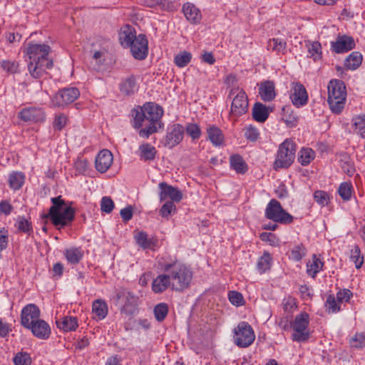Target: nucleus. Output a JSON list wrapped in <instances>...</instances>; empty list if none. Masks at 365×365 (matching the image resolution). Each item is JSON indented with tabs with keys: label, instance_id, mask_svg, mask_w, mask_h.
<instances>
[{
	"label": "nucleus",
	"instance_id": "2eb2a0df",
	"mask_svg": "<svg viewBox=\"0 0 365 365\" xmlns=\"http://www.w3.org/2000/svg\"><path fill=\"white\" fill-rule=\"evenodd\" d=\"M40 310L34 304H29L25 306L21 314V325L27 328L36 321L39 319Z\"/></svg>",
	"mask_w": 365,
	"mask_h": 365
},
{
	"label": "nucleus",
	"instance_id": "72a5a7b5",
	"mask_svg": "<svg viewBox=\"0 0 365 365\" xmlns=\"http://www.w3.org/2000/svg\"><path fill=\"white\" fill-rule=\"evenodd\" d=\"M92 311L99 320H102L108 315V305L103 299H96L93 302Z\"/></svg>",
	"mask_w": 365,
	"mask_h": 365
},
{
	"label": "nucleus",
	"instance_id": "f704fd0d",
	"mask_svg": "<svg viewBox=\"0 0 365 365\" xmlns=\"http://www.w3.org/2000/svg\"><path fill=\"white\" fill-rule=\"evenodd\" d=\"M25 180V175L21 172H13L9 176V185L14 190H19Z\"/></svg>",
	"mask_w": 365,
	"mask_h": 365
},
{
	"label": "nucleus",
	"instance_id": "5701e85b",
	"mask_svg": "<svg viewBox=\"0 0 365 365\" xmlns=\"http://www.w3.org/2000/svg\"><path fill=\"white\" fill-rule=\"evenodd\" d=\"M137 38L136 31L130 24H125L120 29L119 40L123 46L129 47Z\"/></svg>",
	"mask_w": 365,
	"mask_h": 365
},
{
	"label": "nucleus",
	"instance_id": "680f3d73",
	"mask_svg": "<svg viewBox=\"0 0 365 365\" xmlns=\"http://www.w3.org/2000/svg\"><path fill=\"white\" fill-rule=\"evenodd\" d=\"M352 346L356 348H362L365 346V334L363 333H357L351 341Z\"/></svg>",
	"mask_w": 365,
	"mask_h": 365
},
{
	"label": "nucleus",
	"instance_id": "f3484780",
	"mask_svg": "<svg viewBox=\"0 0 365 365\" xmlns=\"http://www.w3.org/2000/svg\"><path fill=\"white\" fill-rule=\"evenodd\" d=\"M19 118L25 122L41 123L45 120V113L40 108H26L19 114Z\"/></svg>",
	"mask_w": 365,
	"mask_h": 365
},
{
	"label": "nucleus",
	"instance_id": "0eeeda50",
	"mask_svg": "<svg viewBox=\"0 0 365 365\" xmlns=\"http://www.w3.org/2000/svg\"><path fill=\"white\" fill-rule=\"evenodd\" d=\"M113 299L116 305H120L121 313L132 315L138 305V297L125 288L121 287L115 292Z\"/></svg>",
	"mask_w": 365,
	"mask_h": 365
},
{
	"label": "nucleus",
	"instance_id": "79ce46f5",
	"mask_svg": "<svg viewBox=\"0 0 365 365\" xmlns=\"http://www.w3.org/2000/svg\"><path fill=\"white\" fill-rule=\"evenodd\" d=\"M307 253V250L304 245H296L292 250L290 258L296 262L300 261Z\"/></svg>",
	"mask_w": 365,
	"mask_h": 365
},
{
	"label": "nucleus",
	"instance_id": "e2e57ef3",
	"mask_svg": "<svg viewBox=\"0 0 365 365\" xmlns=\"http://www.w3.org/2000/svg\"><path fill=\"white\" fill-rule=\"evenodd\" d=\"M352 295L353 294L349 289H341L336 294L337 302L339 303H341L343 302H349Z\"/></svg>",
	"mask_w": 365,
	"mask_h": 365
},
{
	"label": "nucleus",
	"instance_id": "4c0bfd02",
	"mask_svg": "<svg viewBox=\"0 0 365 365\" xmlns=\"http://www.w3.org/2000/svg\"><path fill=\"white\" fill-rule=\"evenodd\" d=\"M314 158V151L309 148H302L298 153V161L303 166L309 165Z\"/></svg>",
	"mask_w": 365,
	"mask_h": 365
},
{
	"label": "nucleus",
	"instance_id": "bb28decb",
	"mask_svg": "<svg viewBox=\"0 0 365 365\" xmlns=\"http://www.w3.org/2000/svg\"><path fill=\"white\" fill-rule=\"evenodd\" d=\"M183 14L187 21L197 23L201 20V11L192 3H186L182 6Z\"/></svg>",
	"mask_w": 365,
	"mask_h": 365
},
{
	"label": "nucleus",
	"instance_id": "4be33fe9",
	"mask_svg": "<svg viewBox=\"0 0 365 365\" xmlns=\"http://www.w3.org/2000/svg\"><path fill=\"white\" fill-rule=\"evenodd\" d=\"M108 42H105L104 45L98 48H96L95 45H93V48L90 51V56L97 66L96 69H98L101 66L105 63L108 53Z\"/></svg>",
	"mask_w": 365,
	"mask_h": 365
},
{
	"label": "nucleus",
	"instance_id": "9d476101",
	"mask_svg": "<svg viewBox=\"0 0 365 365\" xmlns=\"http://www.w3.org/2000/svg\"><path fill=\"white\" fill-rule=\"evenodd\" d=\"M234 334V342L239 347H248L255 339L253 329L246 322H240L235 328Z\"/></svg>",
	"mask_w": 365,
	"mask_h": 365
},
{
	"label": "nucleus",
	"instance_id": "2f4dec72",
	"mask_svg": "<svg viewBox=\"0 0 365 365\" xmlns=\"http://www.w3.org/2000/svg\"><path fill=\"white\" fill-rule=\"evenodd\" d=\"M230 167L235 170L237 173L244 174L247 171V165L238 154L232 155L230 158Z\"/></svg>",
	"mask_w": 365,
	"mask_h": 365
},
{
	"label": "nucleus",
	"instance_id": "c756f323",
	"mask_svg": "<svg viewBox=\"0 0 365 365\" xmlns=\"http://www.w3.org/2000/svg\"><path fill=\"white\" fill-rule=\"evenodd\" d=\"M269 114V111L265 105L259 102L255 103L252 108V117L256 121L264 122L268 118Z\"/></svg>",
	"mask_w": 365,
	"mask_h": 365
},
{
	"label": "nucleus",
	"instance_id": "a19ab883",
	"mask_svg": "<svg viewBox=\"0 0 365 365\" xmlns=\"http://www.w3.org/2000/svg\"><path fill=\"white\" fill-rule=\"evenodd\" d=\"M307 46L310 57L313 58L314 61H316L322 58V46L319 42H309Z\"/></svg>",
	"mask_w": 365,
	"mask_h": 365
},
{
	"label": "nucleus",
	"instance_id": "603ef678",
	"mask_svg": "<svg viewBox=\"0 0 365 365\" xmlns=\"http://www.w3.org/2000/svg\"><path fill=\"white\" fill-rule=\"evenodd\" d=\"M16 227L19 230L24 232L28 235H30L32 232V225L31 222H29L25 217H19L16 222Z\"/></svg>",
	"mask_w": 365,
	"mask_h": 365
},
{
	"label": "nucleus",
	"instance_id": "423d86ee",
	"mask_svg": "<svg viewBox=\"0 0 365 365\" xmlns=\"http://www.w3.org/2000/svg\"><path fill=\"white\" fill-rule=\"evenodd\" d=\"M297 146L291 139H286L279 145L273 168L275 170L288 168L295 158Z\"/></svg>",
	"mask_w": 365,
	"mask_h": 365
},
{
	"label": "nucleus",
	"instance_id": "58836bf2",
	"mask_svg": "<svg viewBox=\"0 0 365 365\" xmlns=\"http://www.w3.org/2000/svg\"><path fill=\"white\" fill-rule=\"evenodd\" d=\"M362 62V55L357 51H354L346 58L345 66L350 70L356 69Z\"/></svg>",
	"mask_w": 365,
	"mask_h": 365
},
{
	"label": "nucleus",
	"instance_id": "7ed1b4c3",
	"mask_svg": "<svg viewBox=\"0 0 365 365\" xmlns=\"http://www.w3.org/2000/svg\"><path fill=\"white\" fill-rule=\"evenodd\" d=\"M163 270L168 273L171 281V289L175 292H183L190 286L193 273L191 268L179 260L168 262Z\"/></svg>",
	"mask_w": 365,
	"mask_h": 365
},
{
	"label": "nucleus",
	"instance_id": "f257e3e1",
	"mask_svg": "<svg viewBox=\"0 0 365 365\" xmlns=\"http://www.w3.org/2000/svg\"><path fill=\"white\" fill-rule=\"evenodd\" d=\"M163 108L154 103H145L143 106H138L131 110L133 127L139 130L138 135L143 138H148L152 134L164 128L162 121Z\"/></svg>",
	"mask_w": 365,
	"mask_h": 365
},
{
	"label": "nucleus",
	"instance_id": "4468645a",
	"mask_svg": "<svg viewBox=\"0 0 365 365\" xmlns=\"http://www.w3.org/2000/svg\"><path fill=\"white\" fill-rule=\"evenodd\" d=\"M132 56L138 60L145 59L148 53V41L144 34H139L134 43L129 46Z\"/></svg>",
	"mask_w": 365,
	"mask_h": 365
},
{
	"label": "nucleus",
	"instance_id": "20e7f679",
	"mask_svg": "<svg viewBox=\"0 0 365 365\" xmlns=\"http://www.w3.org/2000/svg\"><path fill=\"white\" fill-rule=\"evenodd\" d=\"M52 206L44 217H49L52 224L58 230L70 225L75 218V210L71 206H67L61 195L51 199Z\"/></svg>",
	"mask_w": 365,
	"mask_h": 365
},
{
	"label": "nucleus",
	"instance_id": "aec40b11",
	"mask_svg": "<svg viewBox=\"0 0 365 365\" xmlns=\"http://www.w3.org/2000/svg\"><path fill=\"white\" fill-rule=\"evenodd\" d=\"M26 329H30L36 337L41 339H46L51 334V328L48 324L40 319Z\"/></svg>",
	"mask_w": 365,
	"mask_h": 365
},
{
	"label": "nucleus",
	"instance_id": "69168bd1",
	"mask_svg": "<svg viewBox=\"0 0 365 365\" xmlns=\"http://www.w3.org/2000/svg\"><path fill=\"white\" fill-rule=\"evenodd\" d=\"M74 168L78 174H84L88 168V161L78 158L74 163Z\"/></svg>",
	"mask_w": 365,
	"mask_h": 365
},
{
	"label": "nucleus",
	"instance_id": "37998d69",
	"mask_svg": "<svg viewBox=\"0 0 365 365\" xmlns=\"http://www.w3.org/2000/svg\"><path fill=\"white\" fill-rule=\"evenodd\" d=\"M155 318L158 322H163L168 313V307L165 303H160L154 307Z\"/></svg>",
	"mask_w": 365,
	"mask_h": 365
},
{
	"label": "nucleus",
	"instance_id": "1a4fd4ad",
	"mask_svg": "<svg viewBox=\"0 0 365 365\" xmlns=\"http://www.w3.org/2000/svg\"><path fill=\"white\" fill-rule=\"evenodd\" d=\"M309 324V316L306 312H302L295 317L292 324L293 334L292 339L294 341L304 342L310 337L308 329Z\"/></svg>",
	"mask_w": 365,
	"mask_h": 365
},
{
	"label": "nucleus",
	"instance_id": "412c9836",
	"mask_svg": "<svg viewBox=\"0 0 365 365\" xmlns=\"http://www.w3.org/2000/svg\"><path fill=\"white\" fill-rule=\"evenodd\" d=\"M135 242L141 248L154 250L158 246V239L155 237H149L144 231H140L134 233Z\"/></svg>",
	"mask_w": 365,
	"mask_h": 365
},
{
	"label": "nucleus",
	"instance_id": "9b49d317",
	"mask_svg": "<svg viewBox=\"0 0 365 365\" xmlns=\"http://www.w3.org/2000/svg\"><path fill=\"white\" fill-rule=\"evenodd\" d=\"M230 96H234L230 109V115L238 117L245 114L248 110V99L245 92L237 88L230 91Z\"/></svg>",
	"mask_w": 365,
	"mask_h": 365
},
{
	"label": "nucleus",
	"instance_id": "ddd939ff",
	"mask_svg": "<svg viewBox=\"0 0 365 365\" xmlns=\"http://www.w3.org/2000/svg\"><path fill=\"white\" fill-rule=\"evenodd\" d=\"M184 133L185 128L182 125L178 123L172 125L168 128L163 144L168 148H174L182 140Z\"/></svg>",
	"mask_w": 365,
	"mask_h": 365
},
{
	"label": "nucleus",
	"instance_id": "dca6fc26",
	"mask_svg": "<svg viewBox=\"0 0 365 365\" xmlns=\"http://www.w3.org/2000/svg\"><path fill=\"white\" fill-rule=\"evenodd\" d=\"M158 186L160 189L159 193L160 202L170 198V201L174 203L175 202H178L182 199V194L177 187L170 185L165 182L159 183Z\"/></svg>",
	"mask_w": 365,
	"mask_h": 365
},
{
	"label": "nucleus",
	"instance_id": "393cba45",
	"mask_svg": "<svg viewBox=\"0 0 365 365\" xmlns=\"http://www.w3.org/2000/svg\"><path fill=\"white\" fill-rule=\"evenodd\" d=\"M169 287H171V281L168 273L159 274L153 279L152 283V290L155 293H162Z\"/></svg>",
	"mask_w": 365,
	"mask_h": 365
},
{
	"label": "nucleus",
	"instance_id": "cd10ccee",
	"mask_svg": "<svg viewBox=\"0 0 365 365\" xmlns=\"http://www.w3.org/2000/svg\"><path fill=\"white\" fill-rule=\"evenodd\" d=\"M119 89L120 93L124 96H132L138 90L135 78L130 76L123 79L119 84Z\"/></svg>",
	"mask_w": 365,
	"mask_h": 365
},
{
	"label": "nucleus",
	"instance_id": "de8ad7c7",
	"mask_svg": "<svg viewBox=\"0 0 365 365\" xmlns=\"http://www.w3.org/2000/svg\"><path fill=\"white\" fill-rule=\"evenodd\" d=\"M352 185L347 182H342L338 189L340 197L345 201L350 200L351 197Z\"/></svg>",
	"mask_w": 365,
	"mask_h": 365
},
{
	"label": "nucleus",
	"instance_id": "39448f33",
	"mask_svg": "<svg viewBox=\"0 0 365 365\" xmlns=\"http://www.w3.org/2000/svg\"><path fill=\"white\" fill-rule=\"evenodd\" d=\"M328 103L334 113H339L344 108L346 96V86L341 80H331L328 85Z\"/></svg>",
	"mask_w": 365,
	"mask_h": 365
},
{
	"label": "nucleus",
	"instance_id": "09e8293b",
	"mask_svg": "<svg viewBox=\"0 0 365 365\" xmlns=\"http://www.w3.org/2000/svg\"><path fill=\"white\" fill-rule=\"evenodd\" d=\"M314 199L319 205L325 206L329 204L330 196L324 190H317L314 193Z\"/></svg>",
	"mask_w": 365,
	"mask_h": 365
},
{
	"label": "nucleus",
	"instance_id": "bf43d9fd",
	"mask_svg": "<svg viewBox=\"0 0 365 365\" xmlns=\"http://www.w3.org/2000/svg\"><path fill=\"white\" fill-rule=\"evenodd\" d=\"M1 67L7 72L13 73L17 72L19 63L14 61L5 60L1 61Z\"/></svg>",
	"mask_w": 365,
	"mask_h": 365
},
{
	"label": "nucleus",
	"instance_id": "49530a36",
	"mask_svg": "<svg viewBox=\"0 0 365 365\" xmlns=\"http://www.w3.org/2000/svg\"><path fill=\"white\" fill-rule=\"evenodd\" d=\"M351 260L355 264L356 269L361 268L364 263V257L361 255L359 246L356 245L351 251Z\"/></svg>",
	"mask_w": 365,
	"mask_h": 365
},
{
	"label": "nucleus",
	"instance_id": "7c9ffc66",
	"mask_svg": "<svg viewBox=\"0 0 365 365\" xmlns=\"http://www.w3.org/2000/svg\"><path fill=\"white\" fill-rule=\"evenodd\" d=\"M209 140L213 145L220 146L224 143V135L222 130L215 125H211L207 129Z\"/></svg>",
	"mask_w": 365,
	"mask_h": 365
},
{
	"label": "nucleus",
	"instance_id": "4d7b16f0",
	"mask_svg": "<svg viewBox=\"0 0 365 365\" xmlns=\"http://www.w3.org/2000/svg\"><path fill=\"white\" fill-rule=\"evenodd\" d=\"M185 130L193 140L198 139L201 135L200 128L195 123L187 124Z\"/></svg>",
	"mask_w": 365,
	"mask_h": 365
},
{
	"label": "nucleus",
	"instance_id": "8fccbe9b",
	"mask_svg": "<svg viewBox=\"0 0 365 365\" xmlns=\"http://www.w3.org/2000/svg\"><path fill=\"white\" fill-rule=\"evenodd\" d=\"M176 211V206L171 201H167L160 208V214L163 217L168 219L172 213Z\"/></svg>",
	"mask_w": 365,
	"mask_h": 365
},
{
	"label": "nucleus",
	"instance_id": "a18cd8bd",
	"mask_svg": "<svg viewBox=\"0 0 365 365\" xmlns=\"http://www.w3.org/2000/svg\"><path fill=\"white\" fill-rule=\"evenodd\" d=\"M286 42L279 38H272L268 42V48H272L277 53H284L286 51Z\"/></svg>",
	"mask_w": 365,
	"mask_h": 365
},
{
	"label": "nucleus",
	"instance_id": "3c124183",
	"mask_svg": "<svg viewBox=\"0 0 365 365\" xmlns=\"http://www.w3.org/2000/svg\"><path fill=\"white\" fill-rule=\"evenodd\" d=\"M354 125L357 133L361 137L365 138V115H359L354 119Z\"/></svg>",
	"mask_w": 365,
	"mask_h": 365
},
{
	"label": "nucleus",
	"instance_id": "0e129e2a",
	"mask_svg": "<svg viewBox=\"0 0 365 365\" xmlns=\"http://www.w3.org/2000/svg\"><path fill=\"white\" fill-rule=\"evenodd\" d=\"M67 117L64 114L56 115L53 121V128L56 130H61L66 125Z\"/></svg>",
	"mask_w": 365,
	"mask_h": 365
},
{
	"label": "nucleus",
	"instance_id": "ea45409f",
	"mask_svg": "<svg viewBox=\"0 0 365 365\" xmlns=\"http://www.w3.org/2000/svg\"><path fill=\"white\" fill-rule=\"evenodd\" d=\"M272 257L269 253L264 252L263 255L259 257L257 263V268L260 274L264 273L269 270L271 267Z\"/></svg>",
	"mask_w": 365,
	"mask_h": 365
},
{
	"label": "nucleus",
	"instance_id": "338daca9",
	"mask_svg": "<svg viewBox=\"0 0 365 365\" xmlns=\"http://www.w3.org/2000/svg\"><path fill=\"white\" fill-rule=\"evenodd\" d=\"M9 234L5 229H0V252L5 250L8 246Z\"/></svg>",
	"mask_w": 365,
	"mask_h": 365
},
{
	"label": "nucleus",
	"instance_id": "6e6552de",
	"mask_svg": "<svg viewBox=\"0 0 365 365\" xmlns=\"http://www.w3.org/2000/svg\"><path fill=\"white\" fill-rule=\"evenodd\" d=\"M265 217L274 222L285 225L292 223L294 220L293 216L286 212L276 199H272L267 204Z\"/></svg>",
	"mask_w": 365,
	"mask_h": 365
},
{
	"label": "nucleus",
	"instance_id": "052dcab7",
	"mask_svg": "<svg viewBox=\"0 0 365 365\" xmlns=\"http://www.w3.org/2000/svg\"><path fill=\"white\" fill-rule=\"evenodd\" d=\"M230 302L235 306H240L242 304L243 297L242 294L237 291H230L228 294Z\"/></svg>",
	"mask_w": 365,
	"mask_h": 365
},
{
	"label": "nucleus",
	"instance_id": "b1692460",
	"mask_svg": "<svg viewBox=\"0 0 365 365\" xmlns=\"http://www.w3.org/2000/svg\"><path fill=\"white\" fill-rule=\"evenodd\" d=\"M259 94L264 101L269 102L276 96L274 83L271 81H266L260 83Z\"/></svg>",
	"mask_w": 365,
	"mask_h": 365
},
{
	"label": "nucleus",
	"instance_id": "e433bc0d",
	"mask_svg": "<svg viewBox=\"0 0 365 365\" xmlns=\"http://www.w3.org/2000/svg\"><path fill=\"white\" fill-rule=\"evenodd\" d=\"M323 265L324 262L314 255L312 261H309L307 264V274L314 278L317 274L322 269Z\"/></svg>",
	"mask_w": 365,
	"mask_h": 365
},
{
	"label": "nucleus",
	"instance_id": "a878e982",
	"mask_svg": "<svg viewBox=\"0 0 365 365\" xmlns=\"http://www.w3.org/2000/svg\"><path fill=\"white\" fill-rule=\"evenodd\" d=\"M63 255L68 264L75 265L83 259L84 252L81 247H71L64 250Z\"/></svg>",
	"mask_w": 365,
	"mask_h": 365
},
{
	"label": "nucleus",
	"instance_id": "c03bdc74",
	"mask_svg": "<svg viewBox=\"0 0 365 365\" xmlns=\"http://www.w3.org/2000/svg\"><path fill=\"white\" fill-rule=\"evenodd\" d=\"M192 55L190 52L183 51L175 56V63L180 68L186 66L191 61Z\"/></svg>",
	"mask_w": 365,
	"mask_h": 365
},
{
	"label": "nucleus",
	"instance_id": "864d4df0",
	"mask_svg": "<svg viewBox=\"0 0 365 365\" xmlns=\"http://www.w3.org/2000/svg\"><path fill=\"white\" fill-rule=\"evenodd\" d=\"M15 365H31V359L26 352H19L14 358Z\"/></svg>",
	"mask_w": 365,
	"mask_h": 365
},
{
	"label": "nucleus",
	"instance_id": "a211bd4d",
	"mask_svg": "<svg viewBox=\"0 0 365 365\" xmlns=\"http://www.w3.org/2000/svg\"><path fill=\"white\" fill-rule=\"evenodd\" d=\"M290 99L293 105L297 108L303 106L307 103L308 95L302 84L297 83L294 85L290 94Z\"/></svg>",
	"mask_w": 365,
	"mask_h": 365
},
{
	"label": "nucleus",
	"instance_id": "5fc2aeb1",
	"mask_svg": "<svg viewBox=\"0 0 365 365\" xmlns=\"http://www.w3.org/2000/svg\"><path fill=\"white\" fill-rule=\"evenodd\" d=\"M115 204L110 197H103L101 201V210L103 212L110 213Z\"/></svg>",
	"mask_w": 365,
	"mask_h": 365
},
{
	"label": "nucleus",
	"instance_id": "c9c22d12",
	"mask_svg": "<svg viewBox=\"0 0 365 365\" xmlns=\"http://www.w3.org/2000/svg\"><path fill=\"white\" fill-rule=\"evenodd\" d=\"M140 158L147 160H154L157 153L155 148L149 143H144L139 147Z\"/></svg>",
	"mask_w": 365,
	"mask_h": 365
},
{
	"label": "nucleus",
	"instance_id": "6ab92c4d",
	"mask_svg": "<svg viewBox=\"0 0 365 365\" xmlns=\"http://www.w3.org/2000/svg\"><path fill=\"white\" fill-rule=\"evenodd\" d=\"M113 160V154L110 151L106 149L102 150L96 158V170L101 173L106 172L112 165Z\"/></svg>",
	"mask_w": 365,
	"mask_h": 365
},
{
	"label": "nucleus",
	"instance_id": "774afa93",
	"mask_svg": "<svg viewBox=\"0 0 365 365\" xmlns=\"http://www.w3.org/2000/svg\"><path fill=\"white\" fill-rule=\"evenodd\" d=\"M133 211V207L130 205L120 210V215L125 222H127L132 219Z\"/></svg>",
	"mask_w": 365,
	"mask_h": 365
},
{
	"label": "nucleus",
	"instance_id": "13d9d810",
	"mask_svg": "<svg viewBox=\"0 0 365 365\" xmlns=\"http://www.w3.org/2000/svg\"><path fill=\"white\" fill-rule=\"evenodd\" d=\"M245 136L247 140L255 142L259 137V133L256 128L250 125L245 129Z\"/></svg>",
	"mask_w": 365,
	"mask_h": 365
},
{
	"label": "nucleus",
	"instance_id": "f8f14e48",
	"mask_svg": "<svg viewBox=\"0 0 365 365\" xmlns=\"http://www.w3.org/2000/svg\"><path fill=\"white\" fill-rule=\"evenodd\" d=\"M79 95L80 92L76 88H65L53 96L51 103L55 107H63L75 101Z\"/></svg>",
	"mask_w": 365,
	"mask_h": 365
},
{
	"label": "nucleus",
	"instance_id": "473e14b6",
	"mask_svg": "<svg viewBox=\"0 0 365 365\" xmlns=\"http://www.w3.org/2000/svg\"><path fill=\"white\" fill-rule=\"evenodd\" d=\"M57 327L64 331H74L78 327V321L75 317H65L56 321Z\"/></svg>",
	"mask_w": 365,
	"mask_h": 365
},
{
	"label": "nucleus",
	"instance_id": "6e6d98bb",
	"mask_svg": "<svg viewBox=\"0 0 365 365\" xmlns=\"http://www.w3.org/2000/svg\"><path fill=\"white\" fill-rule=\"evenodd\" d=\"M338 303L339 302L336 300L334 295L329 294L326 301V307L329 310V312L336 313L339 312L340 306Z\"/></svg>",
	"mask_w": 365,
	"mask_h": 365
},
{
	"label": "nucleus",
	"instance_id": "c85d7f7f",
	"mask_svg": "<svg viewBox=\"0 0 365 365\" xmlns=\"http://www.w3.org/2000/svg\"><path fill=\"white\" fill-rule=\"evenodd\" d=\"M354 45L352 38L344 36L333 44V50L337 53H344L351 50Z\"/></svg>",
	"mask_w": 365,
	"mask_h": 365
},
{
	"label": "nucleus",
	"instance_id": "f03ea898",
	"mask_svg": "<svg viewBox=\"0 0 365 365\" xmlns=\"http://www.w3.org/2000/svg\"><path fill=\"white\" fill-rule=\"evenodd\" d=\"M24 52L29 58L28 69L33 78H41L46 73V69H51L53 67V60L49 58L51 52L50 46L29 42Z\"/></svg>",
	"mask_w": 365,
	"mask_h": 365
}]
</instances>
